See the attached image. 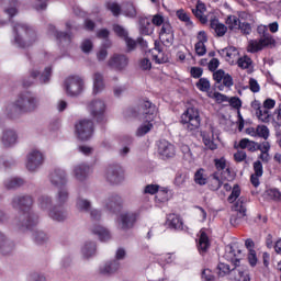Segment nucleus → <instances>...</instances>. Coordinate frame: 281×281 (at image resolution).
<instances>
[{
    "mask_svg": "<svg viewBox=\"0 0 281 281\" xmlns=\"http://www.w3.org/2000/svg\"><path fill=\"white\" fill-rule=\"evenodd\" d=\"M116 260L108 261L100 266L99 272L102 276H111V273H115L120 269V261L126 258V250L124 248H119L115 254Z\"/></svg>",
    "mask_w": 281,
    "mask_h": 281,
    "instance_id": "nucleus-11",
    "label": "nucleus"
},
{
    "mask_svg": "<svg viewBox=\"0 0 281 281\" xmlns=\"http://www.w3.org/2000/svg\"><path fill=\"white\" fill-rule=\"evenodd\" d=\"M265 194L270 201H281V192L278 189H267Z\"/></svg>",
    "mask_w": 281,
    "mask_h": 281,
    "instance_id": "nucleus-49",
    "label": "nucleus"
},
{
    "mask_svg": "<svg viewBox=\"0 0 281 281\" xmlns=\"http://www.w3.org/2000/svg\"><path fill=\"white\" fill-rule=\"evenodd\" d=\"M240 250L234 248V246L228 245L225 247V254L224 258L228 262H233L234 268L233 271L234 273H238L239 276V281H251V278L249 277V269L247 266H240Z\"/></svg>",
    "mask_w": 281,
    "mask_h": 281,
    "instance_id": "nucleus-5",
    "label": "nucleus"
},
{
    "mask_svg": "<svg viewBox=\"0 0 281 281\" xmlns=\"http://www.w3.org/2000/svg\"><path fill=\"white\" fill-rule=\"evenodd\" d=\"M226 25L231 30H238V27H240V19L236 15H228L226 19Z\"/></svg>",
    "mask_w": 281,
    "mask_h": 281,
    "instance_id": "nucleus-48",
    "label": "nucleus"
},
{
    "mask_svg": "<svg viewBox=\"0 0 281 281\" xmlns=\"http://www.w3.org/2000/svg\"><path fill=\"white\" fill-rule=\"evenodd\" d=\"M105 179L113 186L122 183L124 181V169L120 166L110 167L106 171Z\"/></svg>",
    "mask_w": 281,
    "mask_h": 281,
    "instance_id": "nucleus-20",
    "label": "nucleus"
},
{
    "mask_svg": "<svg viewBox=\"0 0 281 281\" xmlns=\"http://www.w3.org/2000/svg\"><path fill=\"white\" fill-rule=\"evenodd\" d=\"M108 10H110V12H112V14L114 16H120V12H122V9L120 8V4L115 3V2H109L106 4Z\"/></svg>",
    "mask_w": 281,
    "mask_h": 281,
    "instance_id": "nucleus-60",
    "label": "nucleus"
},
{
    "mask_svg": "<svg viewBox=\"0 0 281 281\" xmlns=\"http://www.w3.org/2000/svg\"><path fill=\"white\" fill-rule=\"evenodd\" d=\"M203 143L209 150H216V148H218V145H216L214 140H212V138L205 134H203Z\"/></svg>",
    "mask_w": 281,
    "mask_h": 281,
    "instance_id": "nucleus-59",
    "label": "nucleus"
},
{
    "mask_svg": "<svg viewBox=\"0 0 281 281\" xmlns=\"http://www.w3.org/2000/svg\"><path fill=\"white\" fill-rule=\"evenodd\" d=\"M157 113L156 104H153L150 101L143 103V115L140 116L143 123L136 130V137H144V135H148L153 131Z\"/></svg>",
    "mask_w": 281,
    "mask_h": 281,
    "instance_id": "nucleus-3",
    "label": "nucleus"
},
{
    "mask_svg": "<svg viewBox=\"0 0 281 281\" xmlns=\"http://www.w3.org/2000/svg\"><path fill=\"white\" fill-rule=\"evenodd\" d=\"M214 164L217 172H221V175H223L224 177H229L232 175L229 162H227V159H225V157L216 158L214 160Z\"/></svg>",
    "mask_w": 281,
    "mask_h": 281,
    "instance_id": "nucleus-27",
    "label": "nucleus"
},
{
    "mask_svg": "<svg viewBox=\"0 0 281 281\" xmlns=\"http://www.w3.org/2000/svg\"><path fill=\"white\" fill-rule=\"evenodd\" d=\"M233 210L237 212L238 218H245V216H247V206L240 199L234 204Z\"/></svg>",
    "mask_w": 281,
    "mask_h": 281,
    "instance_id": "nucleus-43",
    "label": "nucleus"
},
{
    "mask_svg": "<svg viewBox=\"0 0 281 281\" xmlns=\"http://www.w3.org/2000/svg\"><path fill=\"white\" fill-rule=\"evenodd\" d=\"M223 54L226 56V60L227 63H229V65H235L238 60V56H239V52L238 48L234 47V46H228L226 48H224Z\"/></svg>",
    "mask_w": 281,
    "mask_h": 281,
    "instance_id": "nucleus-31",
    "label": "nucleus"
},
{
    "mask_svg": "<svg viewBox=\"0 0 281 281\" xmlns=\"http://www.w3.org/2000/svg\"><path fill=\"white\" fill-rule=\"evenodd\" d=\"M235 63L238 65L240 69H249L254 61L251 60V57L245 55L243 57H239Z\"/></svg>",
    "mask_w": 281,
    "mask_h": 281,
    "instance_id": "nucleus-46",
    "label": "nucleus"
},
{
    "mask_svg": "<svg viewBox=\"0 0 281 281\" xmlns=\"http://www.w3.org/2000/svg\"><path fill=\"white\" fill-rule=\"evenodd\" d=\"M88 111L94 120L101 122L104 111H106V104L102 100H93L88 104Z\"/></svg>",
    "mask_w": 281,
    "mask_h": 281,
    "instance_id": "nucleus-17",
    "label": "nucleus"
},
{
    "mask_svg": "<svg viewBox=\"0 0 281 281\" xmlns=\"http://www.w3.org/2000/svg\"><path fill=\"white\" fill-rule=\"evenodd\" d=\"M250 106L259 122L269 124V122H271V109H276V100L266 99L263 104L260 103V101L255 100L251 102Z\"/></svg>",
    "mask_w": 281,
    "mask_h": 281,
    "instance_id": "nucleus-7",
    "label": "nucleus"
},
{
    "mask_svg": "<svg viewBox=\"0 0 281 281\" xmlns=\"http://www.w3.org/2000/svg\"><path fill=\"white\" fill-rule=\"evenodd\" d=\"M159 40L165 45H172L175 43V30L169 22H165L159 32Z\"/></svg>",
    "mask_w": 281,
    "mask_h": 281,
    "instance_id": "nucleus-21",
    "label": "nucleus"
},
{
    "mask_svg": "<svg viewBox=\"0 0 281 281\" xmlns=\"http://www.w3.org/2000/svg\"><path fill=\"white\" fill-rule=\"evenodd\" d=\"M41 106V99L31 92L21 94L14 103L7 105L5 113L9 117H14L15 113H32Z\"/></svg>",
    "mask_w": 281,
    "mask_h": 281,
    "instance_id": "nucleus-2",
    "label": "nucleus"
},
{
    "mask_svg": "<svg viewBox=\"0 0 281 281\" xmlns=\"http://www.w3.org/2000/svg\"><path fill=\"white\" fill-rule=\"evenodd\" d=\"M195 87L199 91H202V93H210V89H212V85L207 78H200Z\"/></svg>",
    "mask_w": 281,
    "mask_h": 281,
    "instance_id": "nucleus-44",
    "label": "nucleus"
},
{
    "mask_svg": "<svg viewBox=\"0 0 281 281\" xmlns=\"http://www.w3.org/2000/svg\"><path fill=\"white\" fill-rule=\"evenodd\" d=\"M177 16L180 21H183L186 25H188L189 27H192V21L190 20V15L186 13L183 9H180L177 11Z\"/></svg>",
    "mask_w": 281,
    "mask_h": 281,
    "instance_id": "nucleus-53",
    "label": "nucleus"
},
{
    "mask_svg": "<svg viewBox=\"0 0 281 281\" xmlns=\"http://www.w3.org/2000/svg\"><path fill=\"white\" fill-rule=\"evenodd\" d=\"M68 199H69V191H67L66 188H60L57 193V203H59V205H63L64 203H67Z\"/></svg>",
    "mask_w": 281,
    "mask_h": 281,
    "instance_id": "nucleus-52",
    "label": "nucleus"
},
{
    "mask_svg": "<svg viewBox=\"0 0 281 281\" xmlns=\"http://www.w3.org/2000/svg\"><path fill=\"white\" fill-rule=\"evenodd\" d=\"M48 33L53 34L57 41H65V43H71V34L56 31V26L48 25Z\"/></svg>",
    "mask_w": 281,
    "mask_h": 281,
    "instance_id": "nucleus-37",
    "label": "nucleus"
},
{
    "mask_svg": "<svg viewBox=\"0 0 281 281\" xmlns=\"http://www.w3.org/2000/svg\"><path fill=\"white\" fill-rule=\"evenodd\" d=\"M1 5L9 19H13L19 14V0H2Z\"/></svg>",
    "mask_w": 281,
    "mask_h": 281,
    "instance_id": "nucleus-23",
    "label": "nucleus"
},
{
    "mask_svg": "<svg viewBox=\"0 0 281 281\" xmlns=\"http://www.w3.org/2000/svg\"><path fill=\"white\" fill-rule=\"evenodd\" d=\"M210 249V237L205 234V231H200V237L198 243V250L200 254H205Z\"/></svg>",
    "mask_w": 281,
    "mask_h": 281,
    "instance_id": "nucleus-34",
    "label": "nucleus"
},
{
    "mask_svg": "<svg viewBox=\"0 0 281 281\" xmlns=\"http://www.w3.org/2000/svg\"><path fill=\"white\" fill-rule=\"evenodd\" d=\"M202 280L203 281H216V277H214V273H212V270L204 269L202 271Z\"/></svg>",
    "mask_w": 281,
    "mask_h": 281,
    "instance_id": "nucleus-64",
    "label": "nucleus"
},
{
    "mask_svg": "<svg viewBox=\"0 0 281 281\" xmlns=\"http://www.w3.org/2000/svg\"><path fill=\"white\" fill-rule=\"evenodd\" d=\"M210 26L211 30L215 32L216 36H225V34H227V26L221 23L218 19H212L210 21Z\"/></svg>",
    "mask_w": 281,
    "mask_h": 281,
    "instance_id": "nucleus-35",
    "label": "nucleus"
},
{
    "mask_svg": "<svg viewBox=\"0 0 281 281\" xmlns=\"http://www.w3.org/2000/svg\"><path fill=\"white\" fill-rule=\"evenodd\" d=\"M157 146H158V155H160L162 159H172V157L177 155L176 147L172 145V143L166 139H160Z\"/></svg>",
    "mask_w": 281,
    "mask_h": 281,
    "instance_id": "nucleus-19",
    "label": "nucleus"
},
{
    "mask_svg": "<svg viewBox=\"0 0 281 281\" xmlns=\"http://www.w3.org/2000/svg\"><path fill=\"white\" fill-rule=\"evenodd\" d=\"M49 180L53 186L60 188V186H65L67 183V173L63 169H55L49 175Z\"/></svg>",
    "mask_w": 281,
    "mask_h": 281,
    "instance_id": "nucleus-24",
    "label": "nucleus"
},
{
    "mask_svg": "<svg viewBox=\"0 0 281 281\" xmlns=\"http://www.w3.org/2000/svg\"><path fill=\"white\" fill-rule=\"evenodd\" d=\"M25 183V181H23V179L21 178H10V179H7L4 181V186L8 190H14L16 188H21V186H23Z\"/></svg>",
    "mask_w": 281,
    "mask_h": 281,
    "instance_id": "nucleus-41",
    "label": "nucleus"
},
{
    "mask_svg": "<svg viewBox=\"0 0 281 281\" xmlns=\"http://www.w3.org/2000/svg\"><path fill=\"white\" fill-rule=\"evenodd\" d=\"M2 145L4 148H11L16 144V132L14 130H5L1 138Z\"/></svg>",
    "mask_w": 281,
    "mask_h": 281,
    "instance_id": "nucleus-28",
    "label": "nucleus"
},
{
    "mask_svg": "<svg viewBox=\"0 0 281 281\" xmlns=\"http://www.w3.org/2000/svg\"><path fill=\"white\" fill-rule=\"evenodd\" d=\"M151 52L153 60L157 63L158 65H164V63H168V57L164 55V52H161V48L157 45V42L155 43V47Z\"/></svg>",
    "mask_w": 281,
    "mask_h": 281,
    "instance_id": "nucleus-38",
    "label": "nucleus"
},
{
    "mask_svg": "<svg viewBox=\"0 0 281 281\" xmlns=\"http://www.w3.org/2000/svg\"><path fill=\"white\" fill-rule=\"evenodd\" d=\"M194 181L198 186H205L207 183V175L205 173V169L200 168L195 171Z\"/></svg>",
    "mask_w": 281,
    "mask_h": 281,
    "instance_id": "nucleus-42",
    "label": "nucleus"
},
{
    "mask_svg": "<svg viewBox=\"0 0 281 281\" xmlns=\"http://www.w3.org/2000/svg\"><path fill=\"white\" fill-rule=\"evenodd\" d=\"M213 80L220 85L217 87L220 91H223L225 87L227 89H229V87H234V78H232V75L225 74V70L223 69H218L217 71L213 72Z\"/></svg>",
    "mask_w": 281,
    "mask_h": 281,
    "instance_id": "nucleus-16",
    "label": "nucleus"
},
{
    "mask_svg": "<svg viewBox=\"0 0 281 281\" xmlns=\"http://www.w3.org/2000/svg\"><path fill=\"white\" fill-rule=\"evenodd\" d=\"M37 205L40 210L47 211L48 216L53 221L60 223L67 218V212L58 210L57 207H52V198L48 195H41L37 200Z\"/></svg>",
    "mask_w": 281,
    "mask_h": 281,
    "instance_id": "nucleus-8",
    "label": "nucleus"
},
{
    "mask_svg": "<svg viewBox=\"0 0 281 281\" xmlns=\"http://www.w3.org/2000/svg\"><path fill=\"white\" fill-rule=\"evenodd\" d=\"M108 66L115 71H124L128 67V57L122 54H114L108 60Z\"/></svg>",
    "mask_w": 281,
    "mask_h": 281,
    "instance_id": "nucleus-18",
    "label": "nucleus"
},
{
    "mask_svg": "<svg viewBox=\"0 0 281 281\" xmlns=\"http://www.w3.org/2000/svg\"><path fill=\"white\" fill-rule=\"evenodd\" d=\"M74 175L78 181H82V180L87 179V177H89V175H91V167H89L88 165H85V164L77 165L74 168Z\"/></svg>",
    "mask_w": 281,
    "mask_h": 281,
    "instance_id": "nucleus-29",
    "label": "nucleus"
},
{
    "mask_svg": "<svg viewBox=\"0 0 281 281\" xmlns=\"http://www.w3.org/2000/svg\"><path fill=\"white\" fill-rule=\"evenodd\" d=\"M77 137L81 139V142H87V139H91L93 137V122L91 120L83 119L75 125Z\"/></svg>",
    "mask_w": 281,
    "mask_h": 281,
    "instance_id": "nucleus-14",
    "label": "nucleus"
},
{
    "mask_svg": "<svg viewBox=\"0 0 281 281\" xmlns=\"http://www.w3.org/2000/svg\"><path fill=\"white\" fill-rule=\"evenodd\" d=\"M91 49H93V42H91V40H85L81 43V50L83 52V54H89Z\"/></svg>",
    "mask_w": 281,
    "mask_h": 281,
    "instance_id": "nucleus-63",
    "label": "nucleus"
},
{
    "mask_svg": "<svg viewBox=\"0 0 281 281\" xmlns=\"http://www.w3.org/2000/svg\"><path fill=\"white\" fill-rule=\"evenodd\" d=\"M33 238H34L35 243L41 245V244L45 243V240H47V234H45V232H43V231H35L33 233Z\"/></svg>",
    "mask_w": 281,
    "mask_h": 281,
    "instance_id": "nucleus-56",
    "label": "nucleus"
},
{
    "mask_svg": "<svg viewBox=\"0 0 281 281\" xmlns=\"http://www.w3.org/2000/svg\"><path fill=\"white\" fill-rule=\"evenodd\" d=\"M228 104H231L233 109H236L238 111V115H240V106H243V101H240L238 97L228 99Z\"/></svg>",
    "mask_w": 281,
    "mask_h": 281,
    "instance_id": "nucleus-58",
    "label": "nucleus"
},
{
    "mask_svg": "<svg viewBox=\"0 0 281 281\" xmlns=\"http://www.w3.org/2000/svg\"><path fill=\"white\" fill-rule=\"evenodd\" d=\"M180 150H181V153L183 155V159H186V161H189V164H191V161H194V155L192 154L190 146L182 144L180 146Z\"/></svg>",
    "mask_w": 281,
    "mask_h": 281,
    "instance_id": "nucleus-47",
    "label": "nucleus"
},
{
    "mask_svg": "<svg viewBox=\"0 0 281 281\" xmlns=\"http://www.w3.org/2000/svg\"><path fill=\"white\" fill-rule=\"evenodd\" d=\"M76 207L79 210V212H89V210H91V201L82 196H78L76 201Z\"/></svg>",
    "mask_w": 281,
    "mask_h": 281,
    "instance_id": "nucleus-40",
    "label": "nucleus"
},
{
    "mask_svg": "<svg viewBox=\"0 0 281 281\" xmlns=\"http://www.w3.org/2000/svg\"><path fill=\"white\" fill-rule=\"evenodd\" d=\"M155 32V26L153 25V22L148 18H142L139 20V33L143 36H150Z\"/></svg>",
    "mask_w": 281,
    "mask_h": 281,
    "instance_id": "nucleus-30",
    "label": "nucleus"
},
{
    "mask_svg": "<svg viewBox=\"0 0 281 281\" xmlns=\"http://www.w3.org/2000/svg\"><path fill=\"white\" fill-rule=\"evenodd\" d=\"M222 187H223V180L218 178L217 172L213 173L209 179V190H212V192H216L217 190H221Z\"/></svg>",
    "mask_w": 281,
    "mask_h": 281,
    "instance_id": "nucleus-39",
    "label": "nucleus"
},
{
    "mask_svg": "<svg viewBox=\"0 0 281 281\" xmlns=\"http://www.w3.org/2000/svg\"><path fill=\"white\" fill-rule=\"evenodd\" d=\"M12 251H14V241L10 240L5 234L0 232V254L8 256V254H12Z\"/></svg>",
    "mask_w": 281,
    "mask_h": 281,
    "instance_id": "nucleus-25",
    "label": "nucleus"
},
{
    "mask_svg": "<svg viewBox=\"0 0 281 281\" xmlns=\"http://www.w3.org/2000/svg\"><path fill=\"white\" fill-rule=\"evenodd\" d=\"M113 31L116 35L120 36V38H123L125 41L128 52H133V49L137 47V42L128 37V31H126V29H124L122 25L115 24L113 26Z\"/></svg>",
    "mask_w": 281,
    "mask_h": 281,
    "instance_id": "nucleus-22",
    "label": "nucleus"
},
{
    "mask_svg": "<svg viewBox=\"0 0 281 281\" xmlns=\"http://www.w3.org/2000/svg\"><path fill=\"white\" fill-rule=\"evenodd\" d=\"M45 164V154L38 149H32L26 156V169L36 172Z\"/></svg>",
    "mask_w": 281,
    "mask_h": 281,
    "instance_id": "nucleus-13",
    "label": "nucleus"
},
{
    "mask_svg": "<svg viewBox=\"0 0 281 281\" xmlns=\"http://www.w3.org/2000/svg\"><path fill=\"white\" fill-rule=\"evenodd\" d=\"M81 251L83 258H91L95 254V244L93 241L86 243Z\"/></svg>",
    "mask_w": 281,
    "mask_h": 281,
    "instance_id": "nucleus-45",
    "label": "nucleus"
},
{
    "mask_svg": "<svg viewBox=\"0 0 281 281\" xmlns=\"http://www.w3.org/2000/svg\"><path fill=\"white\" fill-rule=\"evenodd\" d=\"M270 131L267 125H258L257 126V137H261L262 139H269Z\"/></svg>",
    "mask_w": 281,
    "mask_h": 281,
    "instance_id": "nucleus-54",
    "label": "nucleus"
},
{
    "mask_svg": "<svg viewBox=\"0 0 281 281\" xmlns=\"http://www.w3.org/2000/svg\"><path fill=\"white\" fill-rule=\"evenodd\" d=\"M254 168V175H256L257 177H262V175H265V169L262 167V161L257 160L254 162L252 165Z\"/></svg>",
    "mask_w": 281,
    "mask_h": 281,
    "instance_id": "nucleus-61",
    "label": "nucleus"
},
{
    "mask_svg": "<svg viewBox=\"0 0 281 281\" xmlns=\"http://www.w3.org/2000/svg\"><path fill=\"white\" fill-rule=\"evenodd\" d=\"M181 124L187 131H196L201 126V113L196 108H188L181 115Z\"/></svg>",
    "mask_w": 281,
    "mask_h": 281,
    "instance_id": "nucleus-9",
    "label": "nucleus"
},
{
    "mask_svg": "<svg viewBox=\"0 0 281 281\" xmlns=\"http://www.w3.org/2000/svg\"><path fill=\"white\" fill-rule=\"evenodd\" d=\"M13 38L16 47L25 49L36 43V32L27 24L15 23L13 25Z\"/></svg>",
    "mask_w": 281,
    "mask_h": 281,
    "instance_id": "nucleus-4",
    "label": "nucleus"
},
{
    "mask_svg": "<svg viewBox=\"0 0 281 281\" xmlns=\"http://www.w3.org/2000/svg\"><path fill=\"white\" fill-rule=\"evenodd\" d=\"M52 78V67H46L42 75H40L38 80L41 85H46V82H49V79Z\"/></svg>",
    "mask_w": 281,
    "mask_h": 281,
    "instance_id": "nucleus-55",
    "label": "nucleus"
},
{
    "mask_svg": "<svg viewBox=\"0 0 281 281\" xmlns=\"http://www.w3.org/2000/svg\"><path fill=\"white\" fill-rule=\"evenodd\" d=\"M272 126L274 128H280L281 127V108H277L273 113H272Z\"/></svg>",
    "mask_w": 281,
    "mask_h": 281,
    "instance_id": "nucleus-51",
    "label": "nucleus"
},
{
    "mask_svg": "<svg viewBox=\"0 0 281 281\" xmlns=\"http://www.w3.org/2000/svg\"><path fill=\"white\" fill-rule=\"evenodd\" d=\"M249 89L252 93H260V83L255 78L249 79Z\"/></svg>",
    "mask_w": 281,
    "mask_h": 281,
    "instance_id": "nucleus-62",
    "label": "nucleus"
},
{
    "mask_svg": "<svg viewBox=\"0 0 281 281\" xmlns=\"http://www.w3.org/2000/svg\"><path fill=\"white\" fill-rule=\"evenodd\" d=\"M167 225L171 229L181 231L183 229V220L177 214H169L167 216Z\"/></svg>",
    "mask_w": 281,
    "mask_h": 281,
    "instance_id": "nucleus-32",
    "label": "nucleus"
},
{
    "mask_svg": "<svg viewBox=\"0 0 281 281\" xmlns=\"http://www.w3.org/2000/svg\"><path fill=\"white\" fill-rule=\"evenodd\" d=\"M65 89L67 95L76 98V95H80L82 93V89H85V81H82V78L78 76H70L65 80Z\"/></svg>",
    "mask_w": 281,
    "mask_h": 281,
    "instance_id": "nucleus-12",
    "label": "nucleus"
},
{
    "mask_svg": "<svg viewBox=\"0 0 281 281\" xmlns=\"http://www.w3.org/2000/svg\"><path fill=\"white\" fill-rule=\"evenodd\" d=\"M139 218V213L137 212H125L119 216L117 224L121 229L126 232V229H133L135 223Z\"/></svg>",
    "mask_w": 281,
    "mask_h": 281,
    "instance_id": "nucleus-15",
    "label": "nucleus"
},
{
    "mask_svg": "<svg viewBox=\"0 0 281 281\" xmlns=\"http://www.w3.org/2000/svg\"><path fill=\"white\" fill-rule=\"evenodd\" d=\"M104 91V76L100 72H94L93 75V93H102Z\"/></svg>",
    "mask_w": 281,
    "mask_h": 281,
    "instance_id": "nucleus-33",
    "label": "nucleus"
},
{
    "mask_svg": "<svg viewBox=\"0 0 281 281\" xmlns=\"http://www.w3.org/2000/svg\"><path fill=\"white\" fill-rule=\"evenodd\" d=\"M238 196H240V187L238 184H234L233 189H232V193L229 194L227 201L228 203H234V201H236V199H238Z\"/></svg>",
    "mask_w": 281,
    "mask_h": 281,
    "instance_id": "nucleus-57",
    "label": "nucleus"
},
{
    "mask_svg": "<svg viewBox=\"0 0 281 281\" xmlns=\"http://www.w3.org/2000/svg\"><path fill=\"white\" fill-rule=\"evenodd\" d=\"M257 32L261 37L259 40L249 41L247 52L250 54H256L257 52L265 49V47H269V45L276 43V40H273V35L269 33V27L267 25H259Z\"/></svg>",
    "mask_w": 281,
    "mask_h": 281,
    "instance_id": "nucleus-6",
    "label": "nucleus"
},
{
    "mask_svg": "<svg viewBox=\"0 0 281 281\" xmlns=\"http://www.w3.org/2000/svg\"><path fill=\"white\" fill-rule=\"evenodd\" d=\"M90 218L94 223L91 227L92 234L98 236L101 243H106V240H110L111 233L109 232V229H106L100 224H97L100 221V218H102V213H100V211H98L97 209H92L90 210Z\"/></svg>",
    "mask_w": 281,
    "mask_h": 281,
    "instance_id": "nucleus-10",
    "label": "nucleus"
},
{
    "mask_svg": "<svg viewBox=\"0 0 281 281\" xmlns=\"http://www.w3.org/2000/svg\"><path fill=\"white\" fill-rule=\"evenodd\" d=\"M32 205H34V198L32 195H18L12 200V207L22 212L20 225L26 227V229H32V227L38 225V215L32 212Z\"/></svg>",
    "mask_w": 281,
    "mask_h": 281,
    "instance_id": "nucleus-1",
    "label": "nucleus"
},
{
    "mask_svg": "<svg viewBox=\"0 0 281 281\" xmlns=\"http://www.w3.org/2000/svg\"><path fill=\"white\" fill-rule=\"evenodd\" d=\"M122 196L117 194L110 195L104 203L105 210H109V212H115V210H120L122 207Z\"/></svg>",
    "mask_w": 281,
    "mask_h": 281,
    "instance_id": "nucleus-26",
    "label": "nucleus"
},
{
    "mask_svg": "<svg viewBox=\"0 0 281 281\" xmlns=\"http://www.w3.org/2000/svg\"><path fill=\"white\" fill-rule=\"evenodd\" d=\"M205 3L198 1L195 9H192V13L201 23H207V16L205 15Z\"/></svg>",
    "mask_w": 281,
    "mask_h": 281,
    "instance_id": "nucleus-36",
    "label": "nucleus"
},
{
    "mask_svg": "<svg viewBox=\"0 0 281 281\" xmlns=\"http://www.w3.org/2000/svg\"><path fill=\"white\" fill-rule=\"evenodd\" d=\"M217 273L220 276V278H224V276H227L229 273H232V271H234V269L229 268V265L225 263V262H220L217 265Z\"/></svg>",
    "mask_w": 281,
    "mask_h": 281,
    "instance_id": "nucleus-50",
    "label": "nucleus"
}]
</instances>
